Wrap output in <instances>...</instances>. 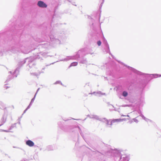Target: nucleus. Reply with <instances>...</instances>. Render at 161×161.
I'll return each mask as SVG.
<instances>
[{
    "label": "nucleus",
    "instance_id": "7ed1b4c3",
    "mask_svg": "<svg viewBox=\"0 0 161 161\" xmlns=\"http://www.w3.org/2000/svg\"><path fill=\"white\" fill-rule=\"evenodd\" d=\"M26 144L30 147H32L34 145V143L33 142L30 140L26 141Z\"/></svg>",
    "mask_w": 161,
    "mask_h": 161
},
{
    "label": "nucleus",
    "instance_id": "0eeeda50",
    "mask_svg": "<svg viewBox=\"0 0 161 161\" xmlns=\"http://www.w3.org/2000/svg\"><path fill=\"white\" fill-rule=\"evenodd\" d=\"M72 65L73 66H76L77 64V62H74L72 63Z\"/></svg>",
    "mask_w": 161,
    "mask_h": 161
},
{
    "label": "nucleus",
    "instance_id": "f03ea898",
    "mask_svg": "<svg viewBox=\"0 0 161 161\" xmlns=\"http://www.w3.org/2000/svg\"><path fill=\"white\" fill-rule=\"evenodd\" d=\"M38 5L39 7L42 8H46L47 6L46 4L41 1H39L38 2Z\"/></svg>",
    "mask_w": 161,
    "mask_h": 161
},
{
    "label": "nucleus",
    "instance_id": "39448f33",
    "mask_svg": "<svg viewBox=\"0 0 161 161\" xmlns=\"http://www.w3.org/2000/svg\"><path fill=\"white\" fill-rule=\"evenodd\" d=\"M128 95L127 93L126 92H124L123 93V95L124 97H126Z\"/></svg>",
    "mask_w": 161,
    "mask_h": 161
},
{
    "label": "nucleus",
    "instance_id": "f257e3e1",
    "mask_svg": "<svg viewBox=\"0 0 161 161\" xmlns=\"http://www.w3.org/2000/svg\"><path fill=\"white\" fill-rule=\"evenodd\" d=\"M124 120V119H113L112 120L111 122V125H112L113 124H114L116 123H118Z\"/></svg>",
    "mask_w": 161,
    "mask_h": 161
},
{
    "label": "nucleus",
    "instance_id": "423d86ee",
    "mask_svg": "<svg viewBox=\"0 0 161 161\" xmlns=\"http://www.w3.org/2000/svg\"><path fill=\"white\" fill-rule=\"evenodd\" d=\"M97 44L99 46H100L101 44V42L100 41H98L97 42Z\"/></svg>",
    "mask_w": 161,
    "mask_h": 161
},
{
    "label": "nucleus",
    "instance_id": "20e7f679",
    "mask_svg": "<svg viewBox=\"0 0 161 161\" xmlns=\"http://www.w3.org/2000/svg\"><path fill=\"white\" fill-rule=\"evenodd\" d=\"M0 108L2 109H4L6 108V107H5L4 105L1 102H0Z\"/></svg>",
    "mask_w": 161,
    "mask_h": 161
}]
</instances>
